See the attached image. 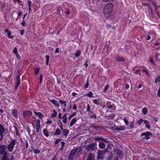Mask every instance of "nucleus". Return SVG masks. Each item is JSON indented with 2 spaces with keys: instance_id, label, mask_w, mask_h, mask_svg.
I'll list each match as a JSON object with an SVG mask.
<instances>
[{
  "instance_id": "obj_1",
  "label": "nucleus",
  "mask_w": 160,
  "mask_h": 160,
  "mask_svg": "<svg viewBox=\"0 0 160 160\" xmlns=\"http://www.w3.org/2000/svg\"><path fill=\"white\" fill-rule=\"evenodd\" d=\"M7 146L5 145H0V154L3 155L1 160H14V157L11 155L10 158H9L8 156V153L6 151Z\"/></svg>"
},
{
  "instance_id": "obj_2",
  "label": "nucleus",
  "mask_w": 160,
  "mask_h": 160,
  "mask_svg": "<svg viewBox=\"0 0 160 160\" xmlns=\"http://www.w3.org/2000/svg\"><path fill=\"white\" fill-rule=\"evenodd\" d=\"M18 142L16 140L13 138H11L10 141L9 142L7 146V151L10 152H12L14 147L17 148L18 146L15 147L16 144H18Z\"/></svg>"
},
{
  "instance_id": "obj_3",
  "label": "nucleus",
  "mask_w": 160,
  "mask_h": 160,
  "mask_svg": "<svg viewBox=\"0 0 160 160\" xmlns=\"http://www.w3.org/2000/svg\"><path fill=\"white\" fill-rule=\"evenodd\" d=\"M113 8V5L112 3H109L106 5L103 10V13L105 15L110 14L112 12Z\"/></svg>"
},
{
  "instance_id": "obj_4",
  "label": "nucleus",
  "mask_w": 160,
  "mask_h": 160,
  "mask_svg": "<svg viewBox=\"0 0 160 160\" xmlns=\"http://www.w3.org/2000/svg\"><path fill=\"white\" fill-rule=\"evenodd\" d=\"M82 148L80 147L76 148L71 150L68 158V160H73L74 156L77 152L79 153L81 151Z\"/></svg>"
},
{
  "instance_id": "obj_5",
  "label": "nucleus",
  "mask_w": 160,
  "mask_h": 160,
  "mask_svg": "<svg viewBox=\"0 0 160 160\" xmlns=\"http://www.w3.org/2000/svg\"><path fill=\"white\" fill-rule=\"evenodd\" d=\"M96 146H97L96 142H92L89 145H87L86 147V148L88 151H92L95 149Z\"/></svg>"
},
{
  "instance_id": "obj_6",
  "label": "nucleus",
  "mask_w": 160,
  "mask_h": 160,
  "mask_svg": "<svg viewBox=\"0 0 160 160\" xmlns=\"http://www.w3.org/2000/svg\"><path fill=\"white\" fill-rule=\"evenodd\" d=\"M144 136V137L142 138L143 139L148 140L150 139L151 137L152 136V134L151 132L147 131L146 132L142 133L141 135V136Z\"/></svg>"
},
{
  "instance_id": "obj_7",
  "label": "nucleus",
  "mask_w": 160,
  "mask_h": 160,
  "mask_svg": "<svg viewBox=\"0 0 160 160\" xmlns=\"http://www.w3.org/2000/svg\"><path fill=\"white\" fill-rule=\"evenodd\" d=\"M32 114V112L30 111H26L23 112V117L26 119H28L31 116Z\"/></svg>"
},
{
  "instance_id": "obj_8",
  "label": "nucleus",
  "mask_w": 160,
  "mask_h": 160,
  "mask_svg": "<svg viewBox=\"0 0 160 160\" xmlns=\"http://www.w3.org/2000/svg\"><path fill=\"white\" fill-rule=\"evenodd\" d=\"M5 132V128L3 125L0 124V140H2L3 138V133Z\"/></svg>"
},
{
  "instance_id": "obj_9",
  "label": "nucleus",
  "mask_w": 160,
  "mask_h": 160,
  "mask_svg": "<svg viewBox=\"0 0 160 160\" xmlns=\"http://www.w3.org/2000/svg\"><path fill=\"white\" fill-rule=\"evenodd\" d=\"M16 84L15 87V89L17 90L19 86L20 85L21 83V81L20 78V76L19 74H18L16 76Z\"/></svg>"
},
{
  "instance_id": "obj_10",
  "label": "nucleus",
  "mask_w": 160,
  "mask_h": 160,
  "mask_svg": "<svg viewBox=\"0 0 160 160\" xmlns=\"http://www.w3.org/2000/svg\"><path fill=\"white\" fill-rule=\"evenodd\" d=\"M113 128L114 130L117 131L124 130L126 129V127L122 125L120 126L119 127L115 125Z\"/></svg>"
},
{
  "instance_id": "obj_11",
  "label": "nucleus",
  "mask_w": 160,
  "mask_h": 160,
  "mask_svg": "<svg viewBox=\"0 0 160 160\" xmlns=\"http://www.w3.org/2000/svg\"><path fill=\"white\" fill-rule=\"evenodd\" d=\"M104 152L102 150H99L98 153L97 158L98 159H103Z\"/></svg>"
},
{
  "instance_id": "obj_12",
  "label": "nucleus",
  "mask_w": 160,
  "mask_h": 160,
  "mask_svg": "<svg viewBox=\"0 0 160 160\" xmlns=\"http://www.w3.org/2000/svg\"><path fill=\"white\" fill-rule=\"evenodd\" d=\"M61 130L62 131V135H63L65 137H67L68 136L69 133V130L66 129H61Z\"/></svg>"
},
{
  "instance_id": "obj_13",
  "label": "nucleus",
  "mask_w": 160,
  "mask_h": 160,
  "mask_svg": "<svg viewBox=\"0 0 160 160\" xmlns=\"http://www.w3.org/2000/svg\"><path fill=\"white\" fill-rule=\"evenodd\" d=\"M11 114L12 115H13L14 117L17 118L18 116V112L17 110L14 109H13L12 111Z\"/></svg>"
},
{
  "instance_id": "obj_14",
  "label": "nucleus",
  "mask_w": 160,
  "mask_h": 160,
  "mask_svg": "<svg viewBox=\"0 0 160 160\" xmlns=\"http://www.w3.org/2000/svg\"><path fill=\"white\" fill-rule=\"evenodd\" d=\"M150 2H151L152 5L155 7V11L157 10L158 8L160 6L157 5V3L154 0H150Z\"/></svg>"
},
{
  "instance_id": "obj_15",
  "label": "nucleus",
  "mask_w": 160,
  "mask_h": 160,
  "mask_svg": "<svg viewBox=\"0 0 160 160\" xmlns=\"http://www.w3.org/2000/svg\"><path fill=\"white\" fill-rule=\"evenodd\" d=\"M5 32L7 33V37L9 38H14L13 36H11V33L10 31H9L8 29H6L5 30Z\"/></svg>"
},
{
  "instance_id": "obj_16",
  "label": "nucleus",
  "mask_w": 160,
  "mask_h": 160,
  "mask_svg": "<svg viewBox=\"0 0 160 160\" xmlns=\"http://www.w3.org/2000/svg\"><path fill=\"white\" fill-rule=\"evenodd\" d=\"M116 60L119 62H126V60L123 58L117 57L116 58Z\"/></svg>"
},
{
  "instance_id": "obj_17",
  "label": "nucleus",
  "mask_w": 160,
  "mask_h": 160,
  "mask_svg": "<svg viewBox=\"0 0 160 160\" xmlns=\"http://www.w3.org/2000/svg\"><path fill=\"white\" fill-rule=\"evenodd\" d=\"M34 113L35 115L36 116H38L40 119H42L43 118V115L41 112H37L36 111H34Z\"/></svg>"
},
{
  "instance_id": "obj_18",
  "label": "nucleus",
  "mask_w": 160,
  "mask_h": 160,
  "mask_svg": "<svg viewBox=\"0 0 160 160\" xmlns=\"http://www.w3.org/2000/svg\"><path fill=\"white\" fill-rule=\"evenodd\" d=\"M50 102L52 103V104L56 107H59V105L58 103V101H56L54 99H52L51 100H50Z\"/></svg>"
},
{
  "instance_id": "obj_19",
  "label": "nucleus",
  "mask_w": 160,
  "mask_h": 160,
  "mask_svg": "<svg viewBox=\"0 0 160 160\" xmlns=\"http://www.w3.org/2000/svg\"><path fill=\"white\" fill-rule=\"evenodd\" d=\"M114 151L116 153V154L120 156V155H122V151L119 149L116 148L114 149Z\"/></svg>"
},
{
  "instance_id": "obj_20",
  "label": "nucleus",
  "mask_w": 160,
  "mask_h": 160,
  "mask_svg": "<svg viewBox=\"0 0 160 160\" xmlns=\"http://www.w3.org/2000/svg\"><path fill=\"white\" fill-rule=\"evenodd\" d=\"M77 119L75 118H73L71 120L70 125L71 127H72L73 125L77 122Z\"/></svg>"
},
{
  "instance_id": "obj_21",
  "label": "nucleus",
  "mask_w": 160,
  "mask_h": 160,
  "mask_svg": "<svg viewBox=\"0 0 160 160\" xmlns=\"http://www.w3.org/2000/svg\"><path fill=\"white\" fill-rule=\"evenodd\" d=\"M42 132L43 134L45 136V137H47L49 136V132L47 128H44L43 129Z\"/></svg>"
},
{
  "instance_id": "obj_22",
  "label": "nucleus",
  "mask_w": 160,
  "mask_h": 160,
  "mask_svg": "<svg viewBox=\"0 0 160 160\" xmlns=\"http://www.w3.org/2000/svg\"><path fill=\"white\" fill-rule=\"evenodd\" d=\"M133 120H134V119H133ZM133 120L132 122H130L129 125L128 126L127 129L128 130L130 129H133L134 128V126L133 125Z\"/></svg>"
},
{
  "instance_id": "obj_23",
  "label": "nucleus",
  "mask_w": 160,
  "mask_h": 160,
  "mask_svg": "<svg viewBox=\"0 0 160 160\" xmlns=\"http://www.w3.org/2000/svg\"><path fill=\"white\" fill-rule=\"evenodd\" d=\"M113 105H114V104H112L111 102L110 101L107 102L106 103V106L108 109L112 108L113 106Z\"/></svg>"
},
{
  "instance_id": "obj_24",
  "label": "nucleus",
  "mask_w": 160,
  "mask_h": 160,
  "mask_svg": "<svg viewBox=\"0 0 160 160\" xmlns=\"http://www.w3.org/2000/svg\"><path fill=\"white\" fill-rule=\"evenodd\" d=\"M98 146L100 148L102 149H103L105 147L104 143L102 141H101L99 142L98 144Z\"/></svg>"
},
{
  "instance_id": "obj_25",
  "label": "nucleus",
  "mask_w": 160,
  "mask_h": 160,
  "mask_svg": "<svg viewBox=\"0 0 160 160\" xmlns=\"http://www.w3.org/2000/svg\"><path fill=\"white\" fill-rule=\"evenodd\" d=\"M28 5L29 14L30 13L31 10V4L32 2L31 1L28 0Z\"/></svg>"
},
{
  "instance_id": "obj_26",
  "label": "nucleus",
  "mask_w": 160,
  "mask_h": 160,
  "mask_svg": "<svg viewBox=\"0 0 160 160\" xmlns=\"http://www.w3.org/2000/svg\"><path fill=\"white\" fill-rule=\"evenodd\" d=\"M61 133V131L59 128H57L55 132L54 133V135H58L60 134Z\"/></svg>"
},
{
  "instance_id": "obj_27",
  "label": "nucleus",
  "mask_w": 160,
  "mask_h": 160,
  "mask_svg": "<svg viewBox=\"0 0 160 160\" xmlns=\"http://www.w3.org/2000/svg\"><path fill=\"white\" fill-rule=\"evenodd\" d=\"M81 52L80 50H77L75 53V57L76 58L78 57L81 55Z\"/></svg>"
},
{
  "instance_id": "obj_28",
  "label": "nucleus",
  "mask_w": 160,
  "mask_h": 160,
  "mask_svg": "<svg viewBox=\"0 0 160 160\" xmlns=\"http://www.w3.org/2000/svg\"><path fill=\"white\" fill-rule=\"evenodd\" d=\"M91 128H94L96 130H97L98 129L100 128V126L95 124H92L90 126Z\"/></svg>"
},
{
  "instance_id": "obj_29",
  "label": "nucleus",
  "mask_w": 160,
  "mask_h": 160,
  "mask_svg": "<svg viewBox=\"0 0 160 160\" xmlns=\"http://www.w3.org/2000/svg\"><path fill=\"white\" fill-rule=\"evenodd\" d=\"M24 128L26 129V131L28 132V135H30L31 130L29 126L28 125L26 126H25Z\"/></svg>"
},
{
  "instance_id": "obj_30",
  "label": "nucleus",
  "mask_w": 160,
  "mask_h": 160,
  "mask_svg": "<svg viewBox=\"0 0 160 160\" xmlns=\"http://www.w3.org/2000/svg\"><path fill=\"white\" fill-rule=\"evenodd\" d=\"M53 113L51 115V117L52 118L56 117L57 114V112L55 110H53Z\"/></svg>"
},
{
  "instance_id": "obj_31",
  "label": "nucleus",
  "mask_w": 160,
  "mask_h": 160,
  "mask_svg": "<svg viewBox=\"0 0 160 160\" xmlns=\"http://www.w3.org/2000/svg\"><path fill=\"white\" fill-rule=\"evenodd\" d=\"M39 82L38 84H41L43 81V75L42 74H40L39 75Z\"/></svg>"
},
{
  "instance_id": "obj_32",
  "label": "nucleus",
  "mask_w": 160,
  "mask_h": 160,
  "mask_svg": "<svg viewBox=\"0 0 160 160\" xmlns=\"http://www.w3.org/2000/svg\"><path fill=\"white\" fill-rule=\"evenodd\" d=\"M86 111L88 112H90L92 113L93 112L91 110V107L89 104H88L87 105Z\"/></svg>"
},
{
  "instance_id": "obj_33",
  "label": "nucleus",
  "mask_w": 160,
  "mask_h": 160,
  "mask_svg": "<svg viewBox=\"0 0 160 160\" xmlns=\"http://www.w3.org/2000/svg\"><path fill=\"white\" fill-rule=\"evenodd\" d=\"M154 82L156 84L158 82H160V76L158 75L157 77L154 81Z\"/></svg>"
},
{
  "instance_id": "obj_34",
  "label": "nucleus",
  "mask_w": 160,
  "mask_h": 160,
  "mask_svg": "<svg viewBox=\"0 0 160 160\" xmlns=\"http://www.w3.org/2000/svg\"><path fill=\"white\" fill-rule=\"evenodd\" d=\"M59 103L61 104H63L64 105V107H65L66 106V102L65 101H63L62 100H59Z\"/></svg>"
},
{
  "instance_id": "obj_35",
  "label": "nucleus",
  "mask_w": 160,
  "mask_h": 160,
  "mask_svg": "<svg viewBox=\"0 0 160 160\" xmlns=\"http://www.w3.org/2000/svg\"><path fill=\"white\" fill-rule=\"evenodd\" d=\"M148 33H149L150 34H151V35H152V37H155V36L156 35V32L154 31L153 30H151L149 32H148Z\"/></svg>"
},
{
  "instance_id": "obj_36",
  "label": "nucleus",
  "mask_w": 160,
  "mask_h": 160,
  "mask_svg": "<svg viewBox=\"0 0 160 160\" xmlns=\"http://www.w3.org/2000/svg\"><path fill=\"white\" fill-rule=\"evenodd\" d=\"M45 57H46V65H48V63H49V62L50 56L49 55H46V56Z\"/></svg>"
},
{
  "instance_id": "obj_37",
  "label": "nucleus",
  "mask_w": 160,
  "mask_h": 160,
  "mask_svg": "<svg viewBox=\"0 0 160 160\" xmlns=\"http://www.w3.org/2000/svg\"><path fill=\"white\" fill-rule=\"evenodd\" d=\"M21 25L23 27H26L27 26V24L26 23L25 19L22 20V22L21 23Z\"/></svg>"
},
{
  "instance_id": "obj_38",
  "label": "nucleus",
  "mask_w": 160,
  "mask_h": 160,
  "mask_svg": "<svg viewBox=\"0 0 160 160\" xmlns=\"http://www.w3.org/2000/svg\"><path fill=\"white\" fill-rule=\"evenodd\" d=\"M89 86V79L88 78L87 80L86 83L84 86V87L85 89L87 88H88Z\"/></svg>"
},
{
  "instance_id": "obj_39",
  "label": "nucleus",
  "mask_w": 160,
  "mask_h": 160,
  "mask_svg": "<svg viewBox=\"0 0 160 160\" xmlns=\"http://www.w3.org/2000/svg\"><path fill=\"white\" fill-rule=\"evenodd\" d=\"M142 112L143 114L145 115H146L148 112L147 108L145 107L143 108L142 110Z\"/></svg>"
},
{
  "instance_id": "obj_40",
  "label": "nucleus",
  "mask_w": 160,
  "mask_h": 160,
  "mask_svg": "<svg viewBox=\"0 0 160 160\" xmlns=\"http://www.w3.org/2000/svg\"><path fill=\"white\" fill-rule=\"evenodd\" d=\"M40 71V68H36L34 70V73L35 74H37Z\"/></svg>"
},
{
  "instance_id": "obj_41",
  "label": "nucleus",
  "mask_w": 160,
  "mask_h": 160,
  "mask_svg": "<svg viewBox=\"0 0 160 160\" xmlns=\"http://www.w3.org/2000/svg\"><path fill=\"white\" fill-rule=\"evenodd\" d=\"M58 123L59 124V127L60 129H62L63 128V126L62 122L60 120H58Z\"/></svg>"
},
{
  "instance_id": "obj_42",
  "label": "nucleus",
  "mask_w": 160,
  "mask_h": 160,
  "mask_svg": "<svg viewBox=\"0 0 160 160\" xmlns=\"http://www.w3.org/2000/svg\"><path fill=\"white\" fill-rule=\"evenodd\" d=\"M102 141L106 143H110V142L106 138H102Z\"/></svg>"
},
{
  "instance_id": "obj_43",
  "label": "nucleus",
  "mask_w": 160,
  "mask_h": 160,
  "mask_svg": "<svg viewBox=\"0 0 160 160\" xmlns=\"http://www.w3.org/2000/svg\"><path fill=\"white\" fill-rule=\"evenodd\" d=\"M61 147L60 148V150H62L65 146V142L64 141H62L61 142Z\"/></svg>"
},
{
  "instance_id": "obj_44",
  "label": "nucleus",
  "mask_w": 160,
  "mask_h": 160,
  "mask_svg": "<svg viewBox=\"0 0 160 160\" xmlns=\"http://www.w3.org/2000/svg\"><path fill=\"white\" fill-rule=\"evenodd\" d=\"M93 93H92L91 91H89L88 93L86 94V95L89 98H92V97Z\"/></svg>"
},
{
  "instance_id": "obj_45",
  "label": "nucleus",
  "mask_w": 160,
  "mask_h": 160,
  "mask_svg": "<svg viewBox=\"0 0 160 160\" xmlns=\"http://www.w3.org/2000/svg\"><path fill=\"white\" fill-rule=\"evenodd\" d=\"M77 112H73L71 115L69 117L68 119V120L70 119L72 117L76 115L77 114Z\"/></svg>"
},
{
  "instance_id": "obj_46",
  "label": "nucleus",
  "mask_w": 160,
  "mask_h": 160,
  "mask_svg": "<svg viewBox=\"0 0 160 160\" xmlns=\"http://www.w3.org/2000/svg\"><path fill=\"white\" fill-rule=\"evenodd\" d=\"M143 121V120L142 118H140L138 120L136 123L139 125H140L142 123Z\"/></svg>"
},
{
  "instance_id": "obj_47",
  "label": "nucleus",
  "mask_w": 160,
  "mask_h": 160,
  "mask_svg": "<svg viewBox=\"0 0 160 160\" xmlns=\"http://www.w3.org/2000/svg\"><path fill=\"white\" fill-rule=\"evenodd\" d=\"M93 102L94 104L97 105H100V102L98 101V100L97 99H94L93 100Z\"/></svg>"
},
{
  "instance_id": "obj_48",
  "label": "nucleus",
  "mask_w": 160,
  "mask_h": 160,
  "mask_svg": "<svg viewBox=\"0 0 160 160\" xmlns=\"http://www.w3.org/2000/svg\"><path fill=\"white\" fill-rule=\"evenodd\" d=\"M62 139L60 138L57 139L54 142V144L55 145H56L59 142L61 141Z\"/></svg>"
},
{
  "instance_id": "obj_49",
  "label": "nucleus",
  "mask_w": 160,
  "mask_h": 160,
  "mask_svg": "<svg viewBox=\"0 0 160 160\" xmlns=\"http://www.w3.org/2000/svg\"><path fill=\"white\" fill-rule=\"evenodd\" d=\"M87 160H94L92 155H89L87 158Z\"/></svg>"
},
{
  "instance_id": "obj_50",
  "label": "nucleus",
  "mask_w": 160,
  "mask_h": 160,
  "mask_svg": "<svg viewBox=\"0 0 160 160\" xmlns=\"http://www.w3.org/2000/svg\"><path fill=\"white\" fill-rule=\"evenodd\" d=\"M40 152V150L38 149H34V153L35 154H39Z\"/></svg>"
},
{
  "instance_id": "obj_51",
  "label": "nucleus",
  "mask_w": 160,
  "mask_h": 160,
  "mask_svg": "<svg viewBox=\"0 0 160 160\" xmlns=\"http://www.w3.org/2000/svg\"><path fill=\"white\" fill-rule=\"evenodd\" d=\"M151 35H151V34H150L148 33V36L146 38V39L148 40H150L151 38V37H152Z\"/></svg>"
},
{
  "instance_id": "obj_52",
  "label": "nucleus",
  "mask_w": 160,
  "mask_h": 160,
  "mask_svg": "<svg viewBox=\"0 0 160 160\" xmlns=\"http://www.w3.org/2000/svg\"><path fill=\"white\" fill-rule=\"evenodd\" d=\"M36 126H40V120L39 119H37L36 122Z\"/></svg>"
},
{
  "instance_id": "obj_53",
  "label": "nucleus",
  "mask_w": 160,
  "mask_h": 160,
  "mask_svg": "<svg viewBox=\"0 0 160 160\" xmlns=\"http://www.w3.org/2000/svg\"><path fill=\"white\" fill-rule=\"evenodd\" d=\"M13 52L15 54L18 53L17 51V49L16 47H15L13 48Z\"/></svg>"
},
{
  "instance_id": "obj_54",
  "label": "nucleus",
  "mask_w": 160,
  "mask_h": 160,
  "mask_svg": "<svg viewBox=\"0 0 160 160\" xmlns=\"http://www.w3.org/2000/svg\"><path fill=\"white\" fill-rule=\"evenodd\" d=\"M109 87V85H106L105 87H104V90H103V92H106L107 90L108 89Z\"/></svg>"
},
{
  "instance_id": "obj_55",
  "label": "nucleus",
  "mask_w": 160,
  "mask_h": 160,
  "mask_svg": "<svg viewBox=\"0 0 160 160\" xmlns=\"http://www.w3.org/2000/svg\"><path fill=\"white\" fill-rule=\"evenodd\" d=\"M123 120L125 123V125H128V121L127 119L126 118H124L123 119Z\"/></svg>"
},
{
  "instance_id": "obj_56",
  "label": "nucleus",
  "mask_w": 160,
  "mask_h": 160,
  "mask_svg": "<svg viewBox=\"0 0 160 160\" xmlns=\"http://www.w3.org/2000/svg\"><path fill=\"white\" fill-rule=\"evenodd\" d=\"M90 117L92 119H96L97 118V116L95 113H94L92 115L90 116Z\"/></svg>"
},
{
  "instance_id": "obj_57",
  "label": "nucleus",
  "mask_w": 160,
  "mask_h": 160,
  "mask_svg": "<svg viewBox=\"0 0 160 160\" xmlns=\"http://www.w3.org/2000/svg\"><path fill=\"white\" fill-rule=\"evenodd\" d=\"M102 137H96L94 138V140L95 141H98V140H102Z\"/></svg>"
},
{
  "instance_id": "obj_58",
  "label": "nucleus",
  "mask_w": 160,
  "mask_h": 160,
  "mask_svg": "<svg viewBox=\"0 0 160 160\" xmlns=\"http://www.w3.org/2000/svg\"><path fill=\"white\" fill-rule=\"evenodd\" d=\"M115 114L114 113H111L109 115V117L111 118L112 119L115 116Z\"/></svg>"
},
{
  "instance_id": "obj_59",
  "label": "nucleus",
  "mask_w": 160,
  "mask_h": 160,
  "mask_svg": "<svg viewBox=\"0 0 160 160\" xmlns=\"http://www.w3.org/2000/svg\"><path fill=\"white\" fill-rule=\"evenodd\" d=\"M15 54L16 55V57L17 58V59L18 60H19L20 58V55L18 54V53Z\"/></svg>"
},
{
  "instance_id": "obj_60",
  "label": "nucleus",
  "mask_w": 160,
  "mask_h": 160,
  "mask_svg": "<svg viewBox=\"0 0 160 160\" xmlns=\"http://www.w3.org/2000/svg\"><path fill=\"white\" fill-rule=\"evenodd\" d=\"M25 31L24 29L20 31V34L22 36L23 35L25 32Z\"/></svg>"
},
{
  "instance_id": "obj_61",
  "label": "nucleus",
  "mask_w": 160,
  "mask_h": 160,
  "mask_svg": "<svg viewBox=\"0 0 160 160\" xmlns=\"http://www.w3.org/2000/svg\"><path fill=\"white\" fill-rule=\"evenodd\" d=\"M52 122V121L51 120H49L48 119L47 120V121L46 122V123L47 124H51Z\"/></svg>"
},
{
  "instance_id": "obj_62",
  "label": "nucleus",
  "mask_w": 160,
  "mask_h": 160,
  "mask_svg": "<svg viewBox=\"0 0 160 160\" xmlns=\"http://www.w3.org/2000/svg\"><path fill=\"white\" fill-rule=\"evenodd\" d=\"M40 126H36V131L38 133L39 132V129L40 128Z\"/></svg>"
},
{
  "instance_id": "obj_63",
  "label": "nucleus",
  "mask_w": 160,
  "mask_h": 160,
  "mask_svg": "<svg viewBox=\"0 0 160 160\" xmlns=\"http://www.w3.org/2000/svg\"><path fill=\"white\" fill-rule=\"evenodd\" d=\"M77 108V106L75 103H74L73 106H72V109L74 110H76Z\"/></svg>"
},
{
  "instance_id": "obj_64",
  "label": "nucleus",
  "mask_w": 160,
  "mask_h": 160,
  "mask_svg": "<svg viewBox=\"0 0 160 160\" xmlns=\"http://www.w3.org/2000/svg\"><path fill=\"white\" fill-rule=\"evenodd\" d=\"M157 95L158 97H160V88L158 89V91Z\"/></svg>"
}]
</instances>
